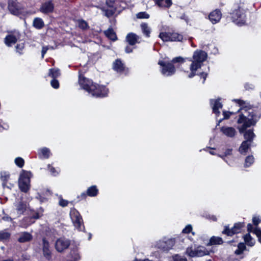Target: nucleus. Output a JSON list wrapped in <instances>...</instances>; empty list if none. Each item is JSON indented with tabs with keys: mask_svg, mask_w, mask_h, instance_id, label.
<instances>
[{
	"mask_svg": "<svg viewBox=\"0 0 261 261\" xmlns=\"http://www.w3.org/2000/svg\"><path fill=\"white\" fill-rule=\"evenodd\" d=\"M48 49V48L47 46H43L42 47V50H41L42 58H44V55L46 54Z\"/></svg>",
	"mask_w": 261,
	"mask_h": 261,
	"instance_id": "60",
	"label": "nucleus"
},
{
	"mask_svg": "<svg viewBox=\"0 0 261 261\" xmlns=\"http://www.w3.org/2000/svg\"><path fill=\"white\" fill-rule=\"evenodd\" d=\"M251 143L247 141H243L239 148V151L240 153L244 155L246 154L248 149L250 148L251 146Z\"/></svg>",
	"mask_w": 261,
	"mask_h": 261,
	"instance_id": "26",
	"label": "nucleus"
},
{
	"mask_svg": "<svg viewBox=\"0 0 261 261\" xmlns=\"http://www.w3.org/2000/svg\"><path fill=\"white\" fill-rule=\"evenodd\" d=\"M8 9L14 15H18L21 13L22 5L17 0H8Z\"/></svg>",
	"mask_w": 261,
	"mask_h": 261,
	"instance_id": "12",
	"label": "nucleus"
},
{
	"mask_svg": "<svg viewBox=\"0 0 261 261\" xmlns=\"http://www.w3.org/2000/svg\"><path fill=\"white\" fill-rule=\"evenodd\" d=\"M159 37L164 42L182 41L183 36L175 32H161Z\"/></svg>",
	"mask_w": 261,
	"mask_h": 261,
	"instance_id": "5",
	"label": "nucleus"
},
{
	"mask_svg": "<svg viewBox=\"0 0 261 261\" xmlns=\"http://www.w3.org/2000/svg\"><path fill=\"white\" fill-rule=\"evenodd\" d=\"M204 217L210 221H216L217 220L216 217L213 215L206 214Z\"/></svg>",
	"mask_w": 261,
	"mask_h": 261,
	"instance_id": "51",
	"label": "nucleus"
},
{
	"mask_svg": "<svg viewBox=\"0 0 261 261\" xmlns=\"http://www.w3.org/2000/svg\"><path fill=\"white\" fill-rule=\"evenodd\" d=\"M51 86L55 89H58L59 87V81L56 79H53L50 82Z\"/></svg>",
	"mask_w": 261,
	"mask_h": 261,
	"instance_id": "46",
	"label": "nucleus"
},
{
	"mask_svg": "<svg viewBox=\"0 0 261 261\" xmlns=\"http://www.w3.org/2000/svg\"><path fill=\"white\" fill-rule=\"evenodd\" d=\"M158 64L162 67L161 72L163 75L170 76L175 73V67L172 63L160 61Z\"/></svg>",
	"mask_w": 261,
	"mask_h": 261,
	"instance_id": "6",
	"label": "nucleus"
},
{
	"mask_svg": "<svg viewBox=\"0 0 261 261\" xmlns=\"http://www.w3.org/2000/svg\"><path fill=\"white\" fill-rule=\"evenodd\" d=\"M115 13V11L113 10H109V9H107L106 10V15L108 16V17H111L112 16V15H113V14H114Z\"/></svg>",
	"mask_w": 261,
	"mask_h": 261,
	"instance_id": "55",
	"label": "nucleus"
},
{
	"mask_svg": "<svg viewBox=\"0 0 261 261\" xmlns=\"http://www.w3.org/2000/svg\"><path fill=\"white\" fill-rule=\"evenodd\" d=\"M206 58L207 54L204 51L200 50L194 51L193 60H189L190 61H192L190 66L191 72L188 75L189 78H192L196 74V71L201 67L203 62L206 60Z\"/></svg>",
	"mask_w": 261,
	"mask_h": 261,
	"instance_id": "2",
	"label": "nucleus"
},
{
	"mask_svg": "<svg viewBox=\"0 0 261 261\" xmlns=\"http://www.w3.org/2000/svg\"><path fill=\"white\" fill-rule=\"evenodd\" d=\"M223 243V241L222 238L219 237L213 236L212 237L207 243L206 244L207 246L212 245H221Z\"/></svg>",
	"mask_w": 261,
	"mask_h": 261,
	"instance_id": "24",
	"label": "nucleus"
},
{
	"mask_svg": "<svg viewBox=\"0 0 261 261\" xmlns=\"http://www.w3.org/2000/svg\"><path fill=\"white\" fill-rule=\"evenodd\" d=\"M223 234H225L227 236H228V226H225V229L222 231Z\"/></svg>",
	"mask_w": 261,
	"mask_h": 261,
	"instance_id": "63",
	"label": "nucleus"
},
{
	"mask_svg": "<svg viewBox=\"0 0 261 261\" xmlns=\"http://www.w3.org/2000/svg\"><path fill=\"white\" fill-rule=\"evenodd\" d=\"M48 168L53 175L55 176L58 174V172H57L55 168L53 167L50 166V165H48Z\"/></svg>",
	"mask_w": 261,
	"mask_h": 261,
	"instance_id": "53",
	"label": "nucleus"
},
{
	"mask_svg": "<svg viewBox=\"0 0 261 261\" xmlns=\"http://www.w3.org/2000/svg\"><path fill=\"white\" fill-rule=\"evenodd\" d=\"M232 19L233 21L237 24L242 25L245 23V15L240 9L236 10L232 13Z\"/></svg>",
	"mask_w": 261,
	"mask_h": 261,
	"instance_id": "15",
	"label": "nucleus"
},
{
	"mask_svg": "<svg viewBox=\"0 0 261 261\" xmlns=\"http://www.w3.org/2000/svg\"><path fill=\"white\" fill-rule=\"evenodd\" d=\"M95 88L91 90L89 93H91L93 96L96 97H103L107 96L108 93V89L104 86H100L94 84Z\"/></svg>",
	"mask_w": 261,
	"mask_h": 261,
	"instance_id": "8",
	"label": "nucleus"
},
{
	"mask_svg": "<svg viewBox=\"0 0 261 261\" xmlns=\"http://www.w3.org/2000/svg\"><path fill=\"white\" fill-rule=\"evenodd\" d=\"M174 261H188L186 257H181V256L176 254L173 257Z\"/></svg>",
	"mask_w": 261,
	"mask_h": 261,
	"instance_id": "47",
	"label": "nucleus"
},
{
	"mask_svg": "<svg viewBox=\"0 0 261 261\" xmlns=\"http://www.w3.org/2000/svg\"><path fill=\"white\" fill-rule=\"evenodd\" d=\"M154 1L160 7L169 8L172 4V0H154Z\"/></svg>",
	"mask_w": 261,
	"mask_h": 261,
	"instance_id": "29",
	"label": "nucleus"
},
{
	"mask_svg": "<svg viewBox=\"0 0 261 261\" xmlns=\"http://www.w3.org/2000/svg\"><path fill=\"white\" fill-rule=\"evenodd\" d=\"M223 118L219 120L218 123L217 124V126L220 125V122L223 119H226L228 118V111H223Z\"/></svg>",
	"mask_w": 261,
	"mask_h": 261,
	"instance_id": "48",
	"label": "nucleus"
},
{
	"mask_svg": "<svg viewBox=\"0 0 261 261\" xmlns=\"http://www.w3.org/2000/svg\"><path fill=\"white\" fill-rule=\"evenodd\" d=\"M74 226L80 231H84L85 227L83 225L82 218L79 213L75 211L71 215Z\"/></svg>",
	"mask_w": 261,
	"mask_h": 261,
	"instance_id": "11",
	"label": "nucleus"
},
{
	"mask_svg": "<svg viewBox=\"0 0 261 261\" xmlns=\"http://www.w3.org/2000/svg\"><path fill=\"white\" fill-rule=\"evenodd\" d=\"M220 100V98H218L217 99H211L210 100V106L213 110V113L216 115V117L220 115V112L219 109H221L223 107V105Z\"/></svg>",
	"mask_w": 261,
	"mask_h": 261,
	"instance_id": "14",
	"label": "nucleus"
},
{
	"mask_svg": "<svg viewBox=\"0 0 261 261\" xmlns=\"http://www.w3.org/2000/svg\"><path fill=\"white\" fill-rule=\"evenodd\" d=\"M242 110V112L239 115V118L237 119V122L242 125L238 127L240 134H243L245 141L252 143L256 135L254 133V129L247 128L254 126L258 120L257 115L252 109L248 107H241L238 110Z\"/></svg>",
	"mask_w": 261,
	"mask_h": 261,
	"instance_id": "1",
	"label": "nucleus"
},
{
	"mask_svg": "<svg viewBox=\"0 0 261 261\" xmlns=\"http://www.w3.org/2000/svg\"><path fill=\"white\" fill-rule=\"evenodd\" d=\"M87 195V193L86 194L85 192L82 193L80 196H78V198H80L81 199H85Z\"/></svg>",
	"mask_w": 261,
	"mask_h": 261,
	"instance_id": "61",
	"label": "nucleus"
},
{
	"mask_svg": "<svg viewBox=\"0 0 261 261\" xmlns=\"http://www.w3.org/2000/svg\"><path fill=\"white\" fill-rule=\"evenodd\" d=\"M253 233L256 235L258 241L261 244V229L258 227H254Z\"/></svg>",
	"mask_w": 261,
	"mask_h": 261,
	"instance_id": "40",
	"label": "nucleus"
},
{
	"mask_svg": "<svg viewBox=\"0 0 261 261\" xmlns=\"http://www.w3.org/2000/svg\"><path fill=\"white\" fill-rule=\"evenodd\" d=\"M30 172L22 171L18 180V186L21 191L27 193L30 188Z\"/></svg>",
	"mask_w": 261,
	"mask_h": 261,
	"instance_id": "4",
	"label": "nucleus"
},
{
	"mask_svg": "<svg viewBox=\"0 0 261 261\" xmlns=\"http://www.w3.org/2000/svg\"><path fill=\"white\" fill-rule=\"evenodd\" d=\"M105 34L107 37L113 41L117 40L116 34L112 28H109L105 31Z\"/></svg>",
	"mask_w": 261,
	"mask_h": 261,
	"instance_id": "32",
	"label": "nucleus"
},
{
	"mask_svg": "<svg viewBox=\"0 0 261 261\" xmlns=\"http://www.w3.org/2000/svg\"><path fill=\"white\" fill-rule=\"evenodd\" d=\"M246 246L245 245V243L243 242L239 243L237 245V248L234 251V254L236 255H239L240 259H242L244 258V252L245 250H247Z\"/></svg>",
	"mask_w": 261,
	"mask_h": 261,
	"instance_id": "22",
	"label": "nucleus"
},
{
	"mask_svg": "<svg viewBox=\"0 0 261 261\" xmlns=\"http://www.w3.org/2000/svg\"><path fill=\"white\" fill-rule=\"evenodd\" d=\"M245 227L244 222H238L236 223L230 229L229 228V236H232L234 234L240 233L242 229Z\"/></svg>",
	"mask_w": 261,
	"mask_h": 261,
	"instance_id": "19",
	"label": "nucleus"
},
{
	"mask_svg": "<svg viewBox=\"0 0 261 261\" xmlns=\"http://www.w3.org/2000/svg\"><path fill=\"white\" fill-rule=\"evenodd\" d=\"M126 41L130 45H134L139 43V36L134 33H129L126 36Z\"/></svg>",
	"mask_w": 261,
	"mask_h": 261,
	"instance_id": "20",
	"label": "nucleus"
},
{
	"mask_svg": "<svg viewBox=\"0 0 261 261\" xmlns=\"http://www.w3.org/2000/svg\"><path fill=\"white\" fill-rule=\"evenodd\" d=\"M210 21L213 23H216L219 22L221 18V13L220 10L216 9L212 12L209 16Z\"/></svg>",
	"mask_w": 261,
	"mask_h": 261,
	"instance_id": "21",
	"label": "nucleus"
},
{
	"mask_svg": "<svg viewBox=\"0 0 261 261\" xmlns=\"http://www.w3.org/2000/svg\"><path fill=\"white\" fill-rule=\"evenodd\" d=\"M185 61H186V59H184L181 57H175V58H173L171 63H172L173 64V63H183L185 62Z\"/></svg>",
	"mask_w": 261,
	"mask_h": 261,
	"instance_id": "43",
	"label": "nucleus"
},
{
	"mask_svg": "<svg viewBox=\"0 0 261 261\" xmlns=\"http://www.w3.org/2000/svg\"><path fill=\"white\" fill-rule=\"evenodd\" d=\"M1 179L3 181V187L5 188L7 187L9 189H10V187L6 186V182L9 180L10 177V174L6 172H2L1 173Z\"/></svg>",
	"mask_w": 261,
	"mask_h": 261,
	"instance_id": "33",
	"label": "nucleus"
},
{
	"mask_svg": "<svg viewBox=\"0 0 261 261\" xmlns=\"http://www.w3.org/2000/svg\"><path fill=\"white\" fill-rule=\"evenodd\" d=\"M232 102H234L233 105L234 106L237 107L238 108L236 110L234 109L232 110L231 111H229V118L232 115H233L236 114V113H238V115L236 116L235 118H237V119L239 118V114L242 112V110H240L239 111H238V109L241 107H248L249 108H252L250 105L249 106H246L245 105V101L241 100V99H233L232 100Z\"/></svg>",
	"mask_w": 261,
	"mask_h": 261,
	"instance_id": "13",
	"label": "nucleus"
},
{
	"mask_svg": "<svg viewBox=\"0 0 261 261\" xmlns=\"http://www.w3.org/2000/svg\"><path fill=\"white\" fill-rule=\"evenodd\" d=\"M227 150H226L225 152V154L222 155V156H220L226 162H227V160H226V158H227Z\"/></svg>",
	"mask_w": 261,
	"mask_h": 261,
	"instance_id": "64",
	"label": "nucleus"
},
{
	"mask_svg": "<svg viewBox=\"0 0 261 261\" xmlns=\"http://www.w3.org/2000/svg\"><path fill=\"white\" fill-rule=\"evenodd\" d=\"M69 245L70 241L68 240L60 238L57 240L55 247L58 252H62L68 248Z\"/></svg>",
	"mask_w": 261,
	"mask_h": 261,
	"instance_id": "16",
	"label": "nucleus"
},
{
	"mask_svg": "<svg viewBox=\"0 0 261 261\" xmlns=\"http://www.w3.org/2000/svg\"><path fill=\"white\" fill-rule=\"evenodd\" d=\"M261 220L258 217L254 216L252 218L253 224L255 226V227H258L257 226L260 223Z\"/></svg>",
	"mask_w": 261,
	"mask_h": 261,
	"instance_id": "44",
	"label": "nucleus"
},
{
	"mask_svg": "<svg viewBox=\"0 0 261 261\" xmlns=\"http://www.w3.org/2000/svg\"><path fill=\"white\" fill-rule=\"evenodd\" d=\"M254 162V158L253 155L247 156L245 160L244 167H250Z\"/></svg>",
	"mask_w": 261,
	"mask_h": 261,
	"instance_id": "38",
	"label": "nucleus"
},
{
	"mask_svg": "<svg viewBox=\"0 0 261 261\" xmlns=\"http://www.w3.org/2000/svg\"><path fill=\"white\" fill-rule=\"evenodd\" d=\"M11 235V233L7 229L0 231V241L4 242L8 241L10 238Z\"/></svg>",
	"mask_w": 261,
	"mask_h": 261,
	"instance_id": "31",
	"label": "nucleus"
},
{
	"mask_svg": "<svg viewBox=\"0 0 261 261\" xmlns=\"http://www.w3.org/2000/svg\"><path fill=\"white\" fill-rule=\"evenodd\" d=\"M192 230V227L191 225H188L182 231V233H189Z\"/></svg>",
	"mask_w": 261,
	"mask_h": 261,
	"instance_id": "50",
	"label": "nucleus"
},
{
	"mask_svg": "<svg viewBox=\"0 0 261 261\" xmlns=\"http://www.w3.org/2000/svg\"><path fill=\"white\" fill-rule=\"evenodd\" d=\"M15 163L18 167L22 168L24 165V161L22 158L18 157L15 160Z\"/></svg>",
	"mask_w": 261,
	"mask_h": 261,
	"instance_id": "41",
	"label": "nucleus"
},
{
	"mask_svg": "<svg viewBox=\"0 0 261 261\" xmlns=\"http://www.w3.org/2000/svg\"><path fill=\"white\" fill-rule=\"evenodd\" d=\"M42 247L43 256L47 260H50L51 258L52 255L49 242L45 238L42 239Z\"/></svg>",
	"mask_w": 261,
	"mask_h": 261,
	"instance_id": "17",
	"label": "nucleus"
},
{
	"mask_svg": "<svg viewBox=\"0 0 261 261\" xmlns=\"http://www.w3.org/2000/svg\"><path fill=\"white\" fill-rule=\"evenodd\" d=\"M33 26L37 30H41L44 27L43 19L39 17H35L33 21Z\"/></svg>",
	"mask_w": 261,
	"mask_h": 261,
	"instance_id": "28",
	"label": "nucleus"
},
{
	"mask_svg": "<svg viewBox=\"0 0 261 261\" xmlns=\"http://www.w3.org/2000/svg\"><path fill=\"white\" fill-rule=\"evenodd\" d=\"M141 28L143 34L147 37H149L150 36L151 29L148 27V24L146 23H143L141 24Z\"/></svg>",
	"mask_w": 261,
	"mask_h": 261,
	"instance_id": "35",
	"label": "nucleus"
},
{
	"mask_svg": "<svg viewBox=\"0 0 261 261\" xmlns=\"http://www.w3.org/2000/svg\"><path fill=\"white\" fill-rule=\"evenodd\" d=\"M236 133V130L233 127H229V137H234Z\"/></svg>",
	"mask_w": 261,
	"mask_h": 261,
	"instance_id": "54",
	"label": "nucleus"
},
{
	"mask_svg": "<svg viewBox=\"0 0 261 261\" xmlns=\"http://www.w3.org/2000/svg\"><path fill=\"white\" fill-rule=\"evenodd\" d=\"M24 48V43H21L18 44L16 46V49L17 52L19 53V54H22V50Z\"/></svg>",
	"mask_w": 261,
	"mask_h": 261,
	"instance_id": "45",
	"label": "nucleus"
},
{
	"mask_svg": "<svg viewBox=\"0 0 261 261\" xmlns=\"http://www.w3.org/2000/svg\"><path fill=\"white\" fill-rule=\"evenodd\" d=\"M20 34L19 31L14 30L9 33L5 38V43L8 46H11L12 44H15L18 39H20Z\"/></svg>",
	"mask_w": 261,
	"mask_h": 261,
	"instance_id": "9",
	"label": "nucleus"
},
{
	"mask_svg": "<svg viewBox=\"0 0 261 261\" xmlns=\"http://www.w3.org/2000/svg\"><path fill=\"white\" fill-rule=\"evenodd\" d=\"M125 66L120 59H117L113 64V69L119 73H122L125 70Z\"/></svg>",
	"mask_w": 261,
	"mask_h": 261,
	"instance_id": "23",
	"label": "nucleus"
},
{
	"mask_svg": "<svg viewBox=\"0 0 261 261\" xmlns=\"http://www.w3.org/2000/svg\"><path fill=\"white\" fill-rule=\"evenodd\" d=\"M185 254L191 257H202L210 254L209 251L202 246H198L193 248V246L187 248Z\"/></svg>",
	"mask_w": 261,
	"mask_h": 261,
	"instance_id": "3",
	"label": "nucleus"
},
{
	"mask_svg": "<svg viewBox=\"0 0 261 261\" xmlns=\"http://www.w3.org/2000/svg\"><path fill=\"white\" fill-rule=\"evenodd\" d=\"M136 16L139 19H147L149 17V15L146 12H140L137 14Z\"/></svg>",
	"mask_w": 261,
	"mask_h": 261,
	"instance_id": "42",
	"label": "nucleus"
},
{
	"mask_svg": "<svg viewBox=\"0 0 261 261\" xmlns=\"http://www.w3.org/2000/svg\"><path fill=\"white\" fill-rule=\"evenodd\" d=\"M125 51L126 53H130L133 51V48L128 46H127L125 47Z\"/></svg>",
	"mask_w": 261,
	"mask_h": 261,
	"instance_id": "62",
	"label": "nucleus"
},
{
	"mask_svg": "<svg viewBox=\"0 0 261 261\" xmlns=\"http://www.w3.org/2000/svg\"><path fill=\"white\" fill-rule=\"evenodd\" d=\"M50 155V150L46 147H43L38 150V155L40 159H48Z\"/></svg>",
	"mask_w": 261,
	"mask_h": 261,
	"instance_id": "27",
	"label": "nucleus"
},
{
	"mask_svg": "<svg viewBox=\"0 0 261 261\" xmlns=\"http://www.w3.org/2000/svg\"><path fill=\"white\" fill-rule=\"evenodd\" d=\"M221 132L226 136H228V127L226 126H222L220 128Z\"/></svg>",
	"mask_w": 261,
	"mask_h": 261,
	"instance_id": "49",
	"label": "nucleus"
},
{
	"mask_svg": "<svg viewBox=\"0 0 261 261\" xmlns=\"http://www.w3.org/2000/svg\"><path fill=\"white\" fill-rule=\"evenodd\" d=\"M2 219L5 221H7V222H12L13 221L12 218H11L10 217H9L7 215H5V216H4L2 217Z\"/></svg>",
	"mask_w": 261,
	"mask_h": 261,
	"instance_id": "56",
	"label": "nucleus"
},
{
	"mask_svg": "<svg viewBox=\"0 0 261 261\" xmlns=\"http://www.w3.org/2000/svg\"><path fill=\"white\" fill-rule=\"evenodd\" d=\"M245 245L250 247H253L255 244V240L251 237L249 233H247L243 237Z\"/></svg>",
	"mask_w": 261,
	"mask_h": 261,
	"instance_id": "25",
	"label": "nucleus"
},
{
	"mask_svg": "<svg viewBox=\"0 0 261 261\" xmlns=\"http://www.w3.org/2000/svg\"><path fill=\"white\" fill-rule=\"evenodd\" d=\"M247 231H248V233L253 232L254 229V228H253L252 225L250 223H249L247 224Z\"/></svg>",
	"mask_w": 261,
	"mask_h": 261,
	"instance_id": "57",
	"label": "nucleus"
},
{
	"mask_svg": "<svg viewBox=\"0 0 261 261\" xmlns=\"http://www.w3.org/2000/svg\"><path fill=\"white\" fill-rule=\"evenodd\" d=\"M32 239V236L31 233L27 232H24L20 234L18 241L20 243H24L29 242Z\"/></svg>",
	"mask_w": 261,
	"mask_h": 261,
	"instance_id": "30",
	"label": "nucleus"
},
{
	"mask_svg": "<svg viewBox=\"0 0 261 261\" xmlns=\"http://www.w3.org/2000/svg\"><path fill=\"white\" fill-rule=\"evenodd\" d=\"M79 83L81 88L88 93L90 92L91 90L95 88V85L91 80L82 76L81 74L79 75Z\"/></svg>",
	"mask_w": 261,
	"mask_h": 261,
	"instance_id": "10",
	"label": "nucleus"
},
{
	"mask_svg": "<svg viewBox=\"0 0 261 261\" xmlns=\"http://www.w3.org/2000/svg\"><path fill=\"white\" fill-rule=\"evenodd\" d=\"M201 78H202L203 79V84L205 82V81L206 79V77H207V73L204 72H202L201 73H199V74H198Z\"/></svg>",
	"mask_w": 261,
	"mask_h": 261,
	"instance_id": "59",
	"label": "nucleus"
},
{
	"mask_svg": "<svg viewBox=\"0 0 261 261\" xmlns=\"http://www.w3.org/2000/svg\"><path fill=\"white\" fill-rule=\"evenodd\" d=\"M244 87L246 90H249L254 88L253 85L249 83H246L244 85Z\"/></svg>",
	"mask_w": 261,
	"mask_h": 261,
	"instance_id": "58",
	"label": "nucleus"
},
{
	"mask_svg": "<svg viewBox=\"0 0 261 261\" xmlns=\"http://www.w3.org/2000/svg\"><path fill=\"white\" fill-rule=\"evenodd\" d=\"M78 26L83 30H86L89 28L88 23L83 19L78 20Z\"/></svg>",
	"mask_w": 261,
	"mask_h": 261,
	"instance_id": "39",
	"label": "nucleus"
},
{
	"mask_svg": "<svg viewBox=\"0 0 261 261\" xmlns=\"http://www.w3.org/2000/svg\"><path fill=\"white\" fill-rule=\"evenodd\" d=\"M48 75L53 79H56L60 75V70L57 68H51L49 70Z\"/></svg>",
	"mask_w": 261,
	"mask_h": 261,
	"instance_id": "36",
	"label": "nucleus"
},
{
	"mask_svg": "<svg viewBox=\"0 0 261 261\" xmlns=\"http://www.w3.org/2000/svg\"><path fill=\"white\" fill-rule=\"evenodd\" d=\"M54 10V4L51 1L43 3L40 8V12L44 14L51 13L53 12Z\"/></svg>",
	"mask_w": 261,
	"mask_h": 261,
	"instance_id": "18",
	"label": "nucleus"
},
{
	"mask_svg": "<svg viewBox=\"0 0 261 261\" xmlns=\"http://www.w3.org/2000/svg\"><path fill=\"white\" fill-rule=\"evenodd\" d=\"M16 210L19 214H22L26 210V205L22 202H19L16 205Z\"/></svg>",
	"mask_w": 261,
	"mask_h": 261,
	"instance_id": "37",
	"label": "nucleus"
},
{
	"mask_svg": "<svg viewBox=\"0 0 261 261\" xmlns=\"http://www.w3.org/2000/svg\"><path fill=\"white\" fill-rule=\"evenodd\" d=\"M68 204V201L66 200L60 198L59 201V205L62 207L66 206Z\"/></svg>",
	"mask_w": 261,
	"mask_h": 261,
	"instance_id": "52",
	"label": "nucleus"
},
{
	"mask_svg": "<svg viewBox=\"0 0 261 261\" xmlns=\"http://www.w3.org/2000/svg\"><path fill=\"white\" fill-rule=\"evenodd\" d=\"M175 243L174 239L164 238L157 242L156 247L163 251H168L172 248Z\"/></svg>",
	"mask_w": 261,
	"mask_h": 261,
	"instance_id": "7",
	"label": "nucleus"
},
{
	"mask_svg": "<svg viewBox=\"0 0 261 261\" xmlns=\"http://www.w3.org/2000/svg\"><path fill=\"white\" fill-rule=\"evenodd\" d=\"M98 190L96 186H92L89 187L87 191V195L90 197H94L97 195Z\"/></svg>",
	"mask_w": 261,
	"mask_h": 261,
	"instance_id": "34",
	"label": "nucleus"
}]
</instances>
